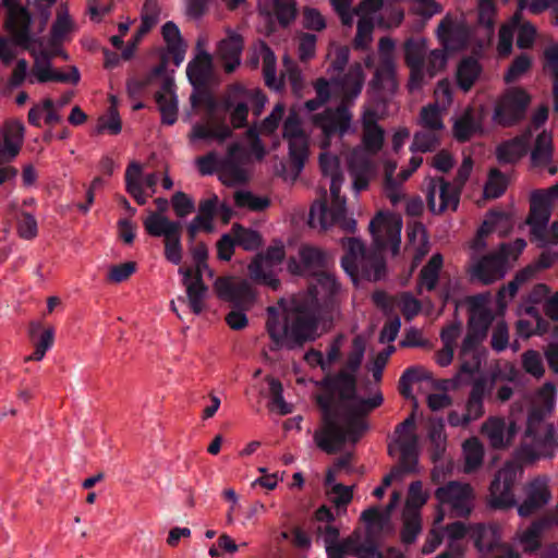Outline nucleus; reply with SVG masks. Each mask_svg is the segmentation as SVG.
Instances as JSON below:
<instances>
[{
	"instance_id": "obj_1",
	"label": "nucleus",
	"mask_w": 558,
	"mask_h": 558,
	"mask_svg": "<svg viewBox=\"0 0 558 558\" xmlns=\"http://www.w3.org/2000/svg\"><path fill=\"white\" fill-rule=\"evenodd\" d=\"M365 348L364 337H354L344 368L337 376L328 375L320 381L326 390L317 397L323 423L314 434V441L328 454L340 451L345 444H355L368 427L365 415L383 403L380 392L368 399L355 395V373L363 361Z\"/></svg>"
},
{
	"instance_id": "obj_2",
	"label": "nucleus",
	"mask_w": 558,
	"mask_h": 558,
	"mask_svg": "<svg viewBox=\"0 0 558 558\" xmlns=\"http://www.w3.org/2000/svg\"><path fill=\"white\" fill-rule=\"evenodd\" d=\"M341 290L336 277L320 271L307 292L280 299L267 307L266 330L277 349H298L318 336L320 310L328 306Z\"/></svg>"
},
{
	"instance_id": "obj_3",
	"label": "nucleus",
	"mask_w": 558,
	"mask_h": 558,
	"mask_svg": "<svg viewBox=\"0 0 558 558\" xmlns=\"http://www.w3.org/2000/svg\"><path fill=\"white\" fill-rule=\"evenodd\" d=\"M401 229L402 220L399 216L380 211L369 222L374 250H366L355 238L345 241L347 253L341 259V266L354 283H357L360 278L377 281L385 276L381 251L390 250L393 255L399 252Z\"/></svg>"
},
{
	"instance_id": "obj_4",
	"label": "nucleus",
	"mask_w": 558,
	"mask_h": 558,
	"mask_svg": "<svg viewBox=\"0 0 558 558\" xmlns=\"http://www.w3.org/2000/svg\"><path fill=\"white\" fill-rule=\"evenodd\" d=\"M8 9L5 21L7 31L14 36L16 43L27 49L34 58V65L28 74V82L48 83L60 82L76 85L81 80L76 66H70L69 72H61L52 68L51 60L62 53H52V49L45 46L44 40H36L28 33L31 16L27 10L19 4L17 0H3Z\"/></svg>"
},
{
	"instance_id": "obj_5",
	"label": "nucleus",
	"mask_w": 558,
	"mask_h": 558,
	"mask_svg": "<svg viewBox=\"0 0 558 558\" xmlns=\"http://www.w3.org/2000/svg\"><path fill=\"white\" fill-rule=\"evenodd\" d=\"M556 387L553 383H545L531 397L524 442L517 451V458L523 462H534L541 458L554 456L555 428L546 424L545 420L554 412L556 407Z\"/></svg>"
},
{
	"instance_id": "obj_6",
	"label": "nucleus",
	"mask_w": 558,
	"mask_h": 558,
	"mask_svg": "<svg viewBox=\"0 0 558 558\" xmlns=\"http://www.w3.org/2000/svg\"><path fill=\"white\" fill-rule=\"evenodd\" d=\"M319 155V166L324 175L330 179L331 207H327L325 201L315 202L310 210L308 225L314 229L326 230L333 225H339L347 232H354L356 221L347 216L345 197L340 196L343 175L340 170V160L328 149Z\"/></svg>"
},
{
	"instance_id": "obj_7",
	"label": "nucleus",
	"mask_w": 558,
	"mask_h": 558,
	"mask_svg": "<svg viewBox=\"0 0 558 558\" xmlns=\"http://www.w3.org/2000/svg\"><path fill=\"white\" fill-rule=\"evenodd\" d=\"M378 114L372 108H365L362 114V146L352 149L348 156V168L356 193L368 186L373 172L372 158L380 151L385 132L378 125Z\"/></svg>"
},
{
	"instance_id": "obj_8",
	"label": "nucleus",
	"mask_w": 558,
	"mask_h": 558,
	"mask_svg": "<svg viewBox=\"0 0 558 558\" xmlns=\"http://www.w3.org/2000/svg\"><path fill=\"white\" fill-rule=\"evenodd\" d=\"M404 59L411 70L408 86L414 92L445 68L447 53L440 49L427 52V43L424 38H411L404 43Z\"/></svg>"
},
{
	"instance_id": "obj_9",
	"label": "nucleus",
	"mask_w": 558,
	"mask_h": 558,
	"mask_svg": "<svg viewBox=\"0 0 558 558\" xmlns=\"http://www.w3.org/2000/svg\"><path fill=\"white\" fill-rule=\"evenodd\" d=\"M248 156L241 144L234 143L229 147L226 157L221 158L211 151L195 160L198 171L203 175L218 172L220 181L226 185L243 183L248 178L246 163Z\"/></svg>"
},
{
	"instance_id": "obj_10",
	"label": "nucleus",
	"mask_w": 558,
	"mask_h": 558,
	"mask_svg": "<svg viewBox=\"0 0 558 558\" xmlns=\"http://www.w3.org/2000/svg\"><path fill=\"white\" fill-rule=\"evenodd\" d=\"M259 60L263 63V74L266 85L274 90H281L287 80L293 93L300 94L303 88V75L298 65L288 57L283 58L284 70L280 76H277V58L274 51L265 44L258 43L254 47V57L252 62L257 65Z\"/></svg>"
},
{
	"instance_id": "obj_11",
	"label": "nucleus",
	"mask_w": 558,
	"mask_h": 558,
	"mask_svg": "<svg viewBox=\"0 0 558 558\" xmlns=\"http://www.w3.org/2000/svg\"><path fill=\"white\" fill-rule=\"evenodd\" d=\"M489 320V313L482 311L472 313L469 329L460 348L461 365L459 375H473L478 371L481 365L480 347L486 337Z\"/></svg>"
},
{
	"instance_id": "obj_12",
	"label": "nucleus",
	"mask_w": 558,
	"mask_h": 558,
	"mask_svg": "<svg viewBox=\"0 0 558 558\" xmlns=\"http://www.w3.org/2000/svg\"><path fill=\"white\" fill-rule=\"evenodd\" d=\"M531 99V95L522 87L505 89L493 101V124L510 128L520 123L525 118Z\"/></svg>"
},
{
	"instance_id": "obj_13",
	"label": "nucleus",
	"mask_w": 558,
	"mask_h": 558,
	"mask_svg": "<svg viewBox=\"0 0 558 558\" xmlns=\"http://www.w3.org/2000/svg\"><path fill=\"white\" fill-rule=\"evenodd\" d=\"M311 121L323 133L322 149H329L333 136L342 138L348 134L355 133L353 114L349 105L342 102L335 108L329 107L323 112L313 114Z\"/></svg>"
},
{
	"instance_id": "obj_14",
	"label": "nucleus",
	"mask_w": 558,
	"mask_h": 558,
	"mask_svg": "<svg viewBox=\"0 0 558 558\" xmlns=\"http://www.w3.org/2000/svg\"><path fill=\"white\" fill-rule=\"evenodd\" d=\"M143 226L149 235L163 238L166 259L173 265H179L182 260V223L170 220L166 215L149 214L144 219Z\"/></svg>"
},
{
	"instance_id": "obj_15",
	"label": "nucleus",
	"mask_w": 558,
	"mask_h": 558,
	"mask_svg": "<svg viewBox=\"0 0 558 558\" xmlns=\"http://www.w3.org/2000/svg\"><path fill=\"white\" fill-rule=\"evenodd\" d=\"M282 136L288 142L290 159V171L286 179L294 181L303 170L308 157V135L304 132L295 112H290L284 120Z\"/></svg>"
},
{
	"instance_id": "obj_16",
	"label": "nucleus",
	"mask_w": 558,
	"mask_h": 558,
	"mask_svg": "<svg viewBox=\"0 0 558 558\" xmlns=\"http://www.w3.org/2000/svg\"><path fill=\"white\" fill-rule=\"evenodd\" d=\"M395 448L400 451V470L404 473L418 471V437L415 434V413H411L395 430L393 444L389 445V453Z\"/></svg>"
},
{
	"instance_id": "obj_17",
	"label": "nucleus",
	"mask_w": 558,
	"mask_h": 558,
	"mask_svg": "<svg viewBox=\"0 0 558 558\" xmlns=\"http://www.w3.org/2000/svg\"><path fill=\"white\" fill-rule=\"evenodd\" d=\"M192 255L196 263V269L181 267L179 274L183 277L182 281L186 288L190 307L194 314L199 315L204 310V299L207 292L202 280L203 269L207 268V247L203 243L197 244L192 250Z\"/></svg>"
},
{
	"instance_id": "obj_18",
	"label": "nucleus",
	"mask_w": 558,
	"mask_h": 558,
	"mask_svg": "<svg viewBox=\"0 0 558 558\" xmlns=\"http://www.w3.org/2000/svg\"><path fill=\"white\" fill-rule=\"evenodd\" d=\"M522 474V468L514 461L507 462L496 474L489 487L488 506L494 509H510L517 506L513 486Z\"/></svg>"
},
{
	"instance_id": "obj_19",
	"label": "nucleus",
	"mask_w": 558,
	"mask_h": 558,
	"mask_svg": "<svg viewBox=\"0 0 558 558\" xmlns=\"http://www.w3.org/2000/svg\"><path fill=\"white\" fill-rule=\"evenodd\" d=\"M284 258L282 243L269 246L264 254H258L248 265V274L253 281L263 283L277 290L280 281L276 277V269Z\"/></svg>"
},
{
	"instance_id": "obj_20",
	"label": "nucleus",
	"mask_w": 558,
	"mask_h": 558,
	"mask_svg": "<svg viewBox=\"0 0 558 558\" xmlns=\"http://www.w3.org/2000/svg\"><path fill=\"white\" fill-rule=\"evenodd\" d=\"M435 498L439 507H448L456 515L466 517L473 508L474 494L469 484L460 482H449L435 490Z\"/></svg>"
},
{
	"instance_id": "obj_21",
	"label": "nucleus",
	"mask_w": 558,
	"mask_h": 558,
	"mask_svg": "<svg viewBox=\"0 0 558 558\" xmlns=\"http://www.w3.org/2000/svg\"><path fill=\"white\" fill-rule=\"evenodd\" d=\"M553 498L549 478L547 476H537L526 482L522 487V500L517 502L518 514L527 518L544 507Z\"/></svg>"
},
{
	"instance_id": "obj_22",
	"label": "nucleus",
	"mask_w": 558,
	"mask_h": 558,
	"mask_svg": "<svg viewBox=\"0 0 558 558\" xmlns=\"http://www.w3.org/2000/svg\"><path fill=\"white\" fill-rule=\"evenodd\" d=\"M158 181L157 172L144 174L143 167L138 162H131L125 170L126 191L140 205H144L148 196L156 192Z\"/></svg>"
},
{
	"instance_id": "obj_23",
	"label": "nucleus",
	"mask_w": 558,
	"mask_h": 558,
	"mask_svg": "<svg viewBox=\"0 0 558 558\" xmlns=\"http://www.w3.org/2000/svg\"><path fill=\"white\" fill-rule=\"evenodd\" d=\"M218 296L229 301L235 307L248 310L255 300V292L246 279L219 278L215 282Z\"/></svg>"
},
{
	"instance_id": "obj_24",
	"label": "nucleus",
	"mask_w": 558,
	"mask_h": 558,
	"mask_svg": "<svg viewBox=\"0 0 558 558\" xmlns=\"http://www.w3.org/2000/svg\"><path fill=\"white\" fill-rule=\"evenodd\" d=\"M426 197L430 211L440 214L448 209H457L460 192L442 178H434L427 183Z\"/></svg>"
},
{
	"instance_id": "obj_25",
	"label": "nucleus",
	"mask_w": 558,
	"mask_h": 558,
	"mask_svg": "<svg viewBox=\"0 0 558 558\" xmlns=\"http://www.w3.org/2000/svg\"><path fill=\"white\" fill-rule=\"evenodd\" d=\"M383 10L384 14L389 17V9L385 5V0H362L356 9L357 32L354 39V46L359 49H365L372 41L373 33V15ZM388 19L384 20L383 23Z\"/></svg>"
},
{
	"instance_id": "obj_26",
	"label": "nucleus",
	"mask_w": 558,
	"mask_h": 558,
	"mask_svg": "<svg viewBox=\"0 0 558 558\" xmlns=\"http://www.w3.org/2000/svg\"><path fill=\"white\" fill-rule=\"evenodd\" d=\"M508 245H500L499 251L482 258L474 259L471 267V276L485 284L492 283L505 276Z\"/></svg>"
},
{
	"instance_id": "obj_27",
	"label": "nucleus",
	"mask_w": 558,
	"mask_h": 558,
	"mask_svg": "<svg viewBox=\"0 0 558 558\" xmlns=\"http://www.w3.org/2000/svg\"><path fill=\"white\" fill-rule=\"evenodd\" d=\"M365 82V74L360 63L352 64L342 76L332 77L333 95L342 104L349 105L360 96Z\"/></svg>"
},
{
	"instance_id": "obj_28",
	"label": "nucleus",
	"mask_w": 558,
	"mask_h": 558,
	"mask_svg": "<svg viewBox=\"0 0 558 558\" xmlns=\"http://www.w3.org/2000/svg\"><path fill=\"white\" fill-rule=\"evenodd\" d=\"M436 35L446 52L462 49L468 43L470 33L462 21L447 15L438 25Z\"/></svg>"
},
{
	"instance_id": "obj_29",
	"label": "nucleus",
	"mask_w": 558,
	"mask_h": 558,
	"mask_svg": "<svg viewBox=\"0 0 558 558\" xmlns=\"http://www.w3.org/2000/svg\"><path fill=\"white\" fill-rule=\"evenodd\" d=\"M75 32V24L70 17L68 9L60 7L56 20L51 27L50 37L47 39L41 38L45 41V46L51 48L52 53H62V58L66 60L68 53L61 48L62 44L70 40L73 33Z\"/></svg>"
},
{
	"instance_id": "obj_30",
	"label": "nucleus",
	"mask_w": 558,
	"mask_h": 558,
	"mask_svg": "<svg viewBox=\"0 0 558 558\" xmlns=\"http://www.w3.org/2000/svg\"><path fill=\"white\" fill-rule=\"evenodd\" d=\"M25 128L21 121H9L0 129V163L12 161L24 142Z\"/></svg>"
},
{
	"instance_id": "obj_31",
	"label": "nucleus",
	"mask_w": 558,
	"mask_h": 558,
	"mask_svg": "<svg viewBox=\"0 0 558 558\" xmlns=\"http://www.w3.org/2000/svg\"><path fill=\"white\" fill-rule=\"evenodd\" d=\"M481 432L493 448L501 449L510 444L517 428L512 421L507 423L502 417L490 416L483 423Z\"/></svg>"
},
{
	"instance_id": "obj_32",
	"label": "nucleus",
	"mask_w": 558,
	"mask_h": 558,
	"mask_svg": "<svg viewBox=\"0 0 558 558\" xmlns=\"http://www.w3.org/2000/svg\"><path fill=\"white\" fill-rule=\"evenodd\" d=\"M300 262L290 259L288 263L289 271L293 275H306L314 272L326 266V254L317 247L304 245L299 251Z\"/></svg>"
},
{
	"instance_id": "obj_33",
	"label": "nucleus",
	"mask_w": 558,
	"mask_h": 558,
	"mask_svg": "<svg viewBox=\"0 0 558 558\" xmlns=\"http://www.w3.org/2000/svg\"><path fill=\"white\" fill-rule=\"evenodd\" d=\"M242 50V37L229 29L227 37L220 40L217 49V57L222 62L227 73L233 72L240 65Z\"/></svg>"
},
{
	"instance_id": "obj_34",
	"label": "nucleus",
	"mask_w": 558,
	"mask_h": 558,
	"mask_svg": "<svg viewBox=\"0 0 558 558\" xmlns=\"http://www.w3.org/2000/svg\"><path fill=\"white\" fill-rule=\"evenodd\" d=\"M238 92L240 94V99L234 102L231 100H228L227 107H228V109H232L231 113H230L232 125L234 128H242L245 125L247 114H248V107H247L246 100L247 99L255 100V102L257 105V109H256L255 113L258 116L260 113L262 108L266 104V96L263 93H260L259 90L247 92V90H243V89L239 88Z\"/></svg>"
},
{
	"instance_id": "obj_35",
	"label": "nucleus",
	"mask_w": 558,
	"mask_h": 558,
	"mask_svg": "<svg viewBox=\"0 0 558 558\" xmlns=\"http://www.w3.org/2000/svg\"><path fill=\"white\" fill-rule=\"evenodd\" d=\"M156 101L161 113V120L172 125L178 118V99L174 92V82L167 77L160 89L156 93Z\"/></svg>"
},
{
	"instance_id": "obj_36",
	"label": "nucleus",
	"mask_w": 558,
	"mask_h": 558,
	"mask_svg": "<svg viewBox=\"0 0 558 558\" xmlns=\"http://www.w3.org/2000/svg\"><path fill=\"white\" fill-rule=\"evenodd\" d=\"M550 218L549 195L536 192L533 193L531 199V210L527 223L531 227L532 234H539L544 231V225H548Z\"/></svg>"
},
{
	"instance_id": "obj_37",
	"label": "nucleus",
	"mask_w": 558,
	"mask_h": 558,
	"mask_svg": "<svg viewBox=\"0 0 558 558\" xmlns=\"http://www.w3.org/2000/svg\"><path fill=\"white\" fill-rule=\"evenodd\" d=\"M231 130L227 124L220 122L214 118H209L204 122L195 123L192 126L190 133V141H217L219 143L223 142L228 137L231 136Z\"/></svg>"
},
{
	"instance_id": "obj_38",
	"label": "nucleus",
	"mask_w": 558,
	"mask_h": 558,
	"mask_svg": "<svg viewBox=\"0 0 558 558\" xmlns=\"http://www.w3.org/2000/svg\"><path fill=\"white\" fill-rule=\"evenodd\" d=\"M508 223L509 217L504 213L492 211L487 215L486 219L483 221L481 228L477 231L476 238L471 244L473 260L476 259L475 254L480 253L486 246L484 238L492 232L502 233V229L508 226Z\"/></svg>"
},
{
	"instance_id": "obj_39",
	"label": "nucleus",
	"mask_w": 558,
	"mask_h": 558,
	"mask_svg": "<svg viewBox=\"0 0 558 558\" xmlns=\"http://www.w3.org/2000/svg\"><path fill=\"white\" fill-rule=\"evenodd\" d=\"M29 337L35 347L33 354L26 356L25 362L41 361L54 342V329L48 327L43 329L39 322H32L29 325Z\"/></svg>"
},
{
	"instance_id": "obj_40",
	"label": "nucleus",
	"mask_w": 558,
	"mask_h": 558,
	"mask_svg": "<svg viewBox=\"0 0 558 558\" xmlns=\"http://www.w3.org/2000/svg\"><path fill=\"white\" fill-rule=\"evenodd\" d=\"M531 130H526L520 136L504 142L496 149V156L500 163H514L525 153L531 138Z\"/></svg>"
},
{
	"instance_id": "obj_41",
	"label": "nucleus",
	"mask_w": 558,
	"mask_h": 558,
	"mask_svg": "<svg viewBox=\"0 0 558 558\" xmlns=\"http://www.w3.org/2000/svg\"><path fill=\"white\" fill-rule=\"evenodd\" d=\"M471 538L478 551L485 553L497 549L501 539L500 530L496 525L476 524L472 527Z\"/></svg>"
},
{
	"instance_id": "obj_42",
	"label": "nucleus",
	"mask_w": 558,
	"mask_h": 558,
	"mask_svg": "<svg viewBox=\"0 0 558 558\" xmlns=\"http://www.w3.org/2000/svg\"><path fill=\"white\" fill-rule=\"evenodd\" d=\"M28 122L34 126H40L41 120L48 125H54L61 121L57 105L50 98L34 105L28 111Z\"/></svg>"
},
{
	"instance_id": "obj_43",
	"label": "nucleus",
	"mask_w": 558,
	"mask_h": 558,
	"mask_svg": "<svg viewBox=\"0 0 558 558\" xmlns=\"http://www.w3.org/2000/svg\"><path fill=\"white\" fill-rule=\"evenodd\" d=\"M211 56L206 51H201L187 65L186 74L190 82L194 86L204 85L211 75Z\"/></svg>"
},
{
	"instance_id": "obj_44",
	"label": "nucleus",
	"mask_w": 558,
	"mask_h": 558,
	"mask_svg": "<svg viewBox=\"0 0 558 558\" xmlns=\"http://www.w3.org/2000/svg\"><path fill=\"white\" fill-rule=\"evenodd\" d=\"M549 525L550 521L548 519L536 520L526 530L517 534V539L524 551L533 553L539 548L541 536Z\"/></svg>"
},
{
	"instance_id": "obj_45",
	"label": "nucleus",
	"mask_w": 558,
	"mask_h": 558,
	"mask_svg": "<svg viewBox=\"0 0 558 558\" xmlns=\"http://www.w3.org/2000/svg\"><path fill=\"white\" fill-rule=\"evenodd\" d=\"M442 265L444 258L441 254L436 253L429 258L428 263L420 272L417 284L418 293H422L424 289L432 291L436 288Z\"/></svg>"
},
{
	"instance_id": "obj_46",
	"label": "nucleus",
	"mask_w": 558,
	"mask_h": 558,
	"mask_svg": "<svg viewBox=\"0 0 558 558\" xmlns=\"http://www.w3.org/2000/svg\"><path fill=\"white\" fill-rule=\"evenodd\" d=\"M395 69V61H380L371 82L372 88L378 92L392 93L397 86Z\"/></svg>"
},
{
	"instance_id": "obj_47",
	"label": "nucleus",
	"mask_w": 558,
	"mask_h": 558,
	"mask_svg": "<svg viewBox=\"0 0 558 558\" xmlns=\"http://www.w3.org/2000/svg\"><path fill=\"white\" fill-rule=\"evenodd\" d=\"M551 157L553 138L548 132L543 131L537 135L531 151V162L534 167H546L550 163Z\"/></svg>"
},
{
	"instance_id": "obj_48",
	"label": "nucleus",
	"mask_w": 558,
	"mask_h": 558,
	"mask_svg": "<svg viewBox=\"0 0 558 558\" xmlns=\"http://www.w3.org/2000/svg\"><path fill=\"white\" fill-rule=\"evenodd\" d=\"M325 484L329 500L337 507H345L352 499V486H345L336 482L332 470H328Z\"/></svg>"
},
{
	"instance_id": "obj_49",
	"label": "nucleus",
	"mask_w": 558,
	"mask_h": 558,
	"mask_svg": "<svg viewBox=\"0 0 558 558\" xmlns=\"http://www.w3.org/2000/svg\"><path fill=\"white\" fill-rule=\"evenodd\" d=\"M409 247L414 253V264H418L422 258L428 253V238L425 228L421 223H415L409 227L408 230Z\"/></svg>"
},
{
	"instance_id": "obj_50",
	"label": "nucleus",
	"mask_w": 558,
	"mask_h": 558,
	"mask_svg": "<svg viewBox=\"0 0 558 558\" xmlns=\"http://www.w3.org/2000/svg\"><path fill=\"white\" fill-rule=\"evenodd\" d=\"M429 499V492L424 489L421 481L412 482L409 485L403 512L421 514V509Z\"/></svg>"
},
{
	"instance_id": "obj_51",
	"label": "nucleus",
	"mask_w": 558,
	"mask_h": 558,
	"mask_svg": "<svg viewBox=\"0 0 558 558\" xmlns=\"http://www.w3.org/2000/svg\"><path fill=\"white\" fill-rule=\"evenodd\" d=\"M481 65L474 58L463 59L457 70L458 85L464 90H469L481 74Z\"/></svg>"
},
{
	"instance_id": "obj_52",
	"label": "nucleus",
	"mask_w": 558,
	"mask_h": 558,
	"mask_svg": "<svg viewBox=\"0 0 558 558\" xmlns=\"http://www.w3.org/2000/svg\"><path fill=\"white\" fill-rule=\"evenodd\" d=\"M464 471L471 473L478 469L484 458V447L482 442L472 437L463 442Z\"/></svg>"
},
{
	"instance_id": "obj_53",
	"label": "nucleus",
	"mask_w": 558,
	"mask_h": 558,
	"mask_svg": "<svg viewBox=\"0 0 558 558\" xmlns=\"http://www.w3.org/2000/svg\"><path fill=\"white\" fill-rule=\"evenodd\" d=\"M372 545H364L361 543L360 533H353L350 536L338 541L332 547L331 550H337L340 554H344L348 556H355L357 558H362V555L368 553Z\"/></svg>"
},
{
	"instance_id": "obj_54",
	"label": "nucleus",
	"mask_w": 558,
	"mask_h": 558,
	"mask_svg": "<svg viewBox=\"0 0 558 558\" xmlns=\"http://www.w3.org/2000/svg\"><path fill=\"white\" fill-rule=\"evenodd\" d=\"M481 129V123L475 119L472 110H466L454 123L453 133L458 141H468Z\"/></svg>"
},
{
	"instance_id": "obj_55",
	"label": "nucleus",
	"mask_w": 558,
	"mask_h": 558,
	"mask_svg": "<svg viewBox=\"0 0 558 558\" xmlns=\"http://www.w3.org/2000/svg\"><path fill=\"white\" fill-rule=\"evenodd\" d=\"M444 519H445L444 510L439 509L435 515V519L433 522V527L428 532L427 537L422 546V554L429 555V554L434 553L442 543L444 532L441 529V523H442Z\"/></svg>"
},
{
	"instance_id": "obj_56",
	"label": "nucleus",
	"mask_w": 558,
	"mask_h": 558,
	"mask_svg": "<svg viewBox=\"0 0 558 558\" xmlns=\"http://www.w3.org/2000/svg\"><path fill=\"white\" fill-rule=\"evenodd\" d=\"M484 385L482 383H475L465 407V414L471 422L480 418L484 414Z\"/></svg>"
},
{
	"instance_id": "obj_57",
	"label": "nucleus",
	"mask_w": 558,
	"mask_h": 558,
	"mask_svg": "<svg viewBox=\"0 0 558 558\" xmlns=\"http://www.w3.org/2000/svg\"><path fill=\"white\" fill-rule=\"evenodd\" d=\"M544 71L554 78L553 94L558 97V40L544 49Z\"/></svg>"
},
{
	"instance_id": "obj_58",
	"label": "nucleus",
	"mask_w": 558,
	"mask_h": 558,
	"mask_svg": "<svg viewBox=\"0 0 558 558\" xmlns=\"http://www.w3.org/2000/svg\"><path fill=\"white\" fill-rule=\"evenodd\" d=\"M350 57V50L347 46L331 45L327 59L329 60V66L327 73L333 76L336 73H340L345 68Z\"/></svg>"
},
{
	"instance_id": "obj_59",
	"label": "nucleus",
	"mask_w": 558,
	"mask_h": 558,
	"mask_svg": "<svg viewBox=\"0 0 558 558\" xmlns=\"http://www.w3.org/2000/svg\"><path fill=\"white\" fill-rule=\"evenodd\" d=\"M403 526L401 531V539L404 544H412L416 541L422 531L421 514L402 513Z\"/></svg>"
},
{
	"instance_id": "obj_60",
	"label": "nucleus",
	"mask_w": 558,
	"mask_h": 558,
	"mask_svg": "<svg viewBox=\"0 0 558 558\" xmlns=\"http://www.w3.org/2000/svg\"><path fill=\"white\" fill-rule=\"evenodd\" d=\"M472 527L473 525H466L462 522H454L446 526L444 532V536L449 541V554H451L454 558H458L459 555H461L460 551H456V542L459 539H462L464 536L472 534Z\"/></svg>"
},
{
	"instance_id": "obj_61",
	"label": "nucleus",
	"mask_w": 558,
	"mask_h": 558,
	"mask_svg": "<svg viewBox=\"0 0 558 558\" xmlns=\"http://www.w3.org/2000/svg\"><path fill=\"white\" fill-rule=\"evenodd\" d=\"M233 236L238 245L246 251H254L262 244V239L258 232L244 229L239 225L232 227Z\"/></svg>"
},
{
	"instance_id": "obj_62",
	"label": "nucleus",
	"mask_w": 558,
	"mask_h": 558,
	"mask_svg": "<svg viewBox=\"0 0 558 558\" xmlns=\"http://www.w3.org/2000/svg\"><path fill=\"white\" fill-rule=\"evenodd\" d=\"M441 111L437 106L429 105L424 107L420 116L422 129L441 132L444 129Z\"/></svg>"
},
{
	"instance_id": "obj_63",
	"label": "nucleus",
	"mask_w": 558,
	"mask_h": 558,
	"mask_svg": "<svg viewBox=\"0 0 558 558\" xmlns=\"http://www.w3.org/2000/svg\"><path fill=\"white\" fill-rule=\"evenodd\" d=\"M439 133L437 131L422 129L414 136L411 145V150L426 153L436 147L439 141Z\"/></svg>"
},
{
	"instance_id": "obj_64",
	"label": "nucleus",
	"mask_w": 558,
	"mask_h": 558,
	"mask_svg": "<svg viewBox=\"0 0 558 558\" xmlns=\"http://www.w3.org/2000/svg\"><path fill=\"white\" fill-rule=\"evenodd\" d=\"M396 305L408 320L418 315L422 308L421 302L409 292H402L397 295Z\"/></svg>"
}]
</instances>
